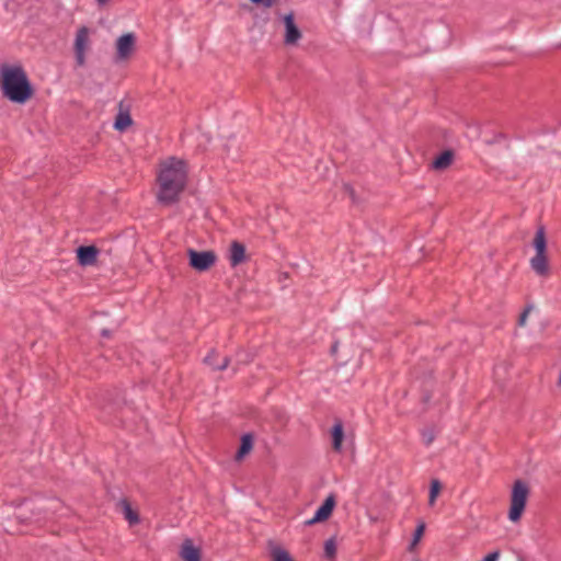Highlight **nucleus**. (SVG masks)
<instances>
[{
    "instance_id": "1",
    "label": "nucleus",
    "mask_w": 561,
    "mask_h": 561,
    "mask_svg": "<svg viewBox=\"0 0 561 561\" xmlns=\"http://www.w3.org/2000/svg\"><path fill=\"white\" fill-rule=\"evenodd\" d=\"M187 164L184 160L169 157L157 169L156 197L163 205L176 203L187 183Z\"/></svg>"
},
{
    "instance_id": "2",
    "label": "nucleus",
    "mask_w": 561,
    "mask_h": 561,
    "mask_svg": "<svg viewBox=\"0 0 561 561\" xmlns=\"http://www.w3.org/2000/svg\"><path fill=\"white\" fill-rule=\"evenodd\" d=\"M0 87L10 101L25 103L33 95L26 72L19 65H3L0 69Z\"/></svg>"
},
{
    "instance_id": "3",
    "label": "nucleus",
    "mask_w": 561,
    "mask_h": 561,
    "mask_svg": "<svg viewBox=\"0 0 561 561\" xmlns=\"http://www.w3.org/2000/svg\"><path fill=\"white\" fill-rule=\"evenodd\" d=\"M528 495V485L522 480H516L512 488L511 503L508 510V519L511 522L517 523L520 519L526 507Z\"/></svg>"
},
{
    "instance_id": "4",
    "label": "nucleus",
    "mask_w": 561,
    "mask_h": 561,
    "mask_svg": "<svg viewBox=\"0 0 561 561\" xmlns=\"http://www.w3.org/2000/svg\"><path fill=\"white\" fill-rule=\"evenodd\" d=\"M187 255L190 259V265L198 272L209 270L217 260V256L213 251L198 252L196 250L188 249Z\"/></svg>"
},
{
    "instance_id": "5",
    "label": "nucleus",
    "mask_w": 561,
    "mask_h": 561,
    "mask_svg": "<svg viewBox=\"0 0 561 561\" xmlns=\"http://www.w3.org/2000/svg\"><path fill=\"white\" fill-rule=\"evenodd\" d=\"M285 33L284 43L287 46H295L302 38V33L295 22V15L289 12L283 16Z\"/></svg>"
},
{
    "instance_id": "6",
    "label": "nucleus",
    "mask_w": 561,
    "mask_h": 561,
    "mask_svg": "<svg viewBox=\"0 0 561 561\" xmlns=\"http://www.w3.org/2000/svg\"><path fill=\"white\" fill-rule=\"evenodd\" d=\"M136 44V36L133 33H126L122 36H119L116 41V56L118 60H126L128 59L134 49Z\"/></svg>"
},
{
    "instance_id": "7",
    "label": "nucleus",
    "mask_w": 561,
    "mask_h": 561,
    "mask_svg": "<svg viewBox=\"0 0 561 561\" xmlns=\"http://www.w3.org/2000/svg\"><path fill=\"white\" fill-rule=\"evenodd\" d=\"M335 506V496L333 494H330L323 502V504L317 510L313 517L306 520L305 524L310 526L317 523H321L327 520Z\"/></svg>"
},
{
    "instance_id": "8",
    "label": "nucleus",
    "mask_w": 561,
    "mask_h": 561,
    "mask_svg": "<svg viewBox=\"0 0 561 561\" xmlns=\"http://www.w3.org/2000/svg\"><path fill=\"white\" fill-rule=\"evenodd\" d=\"M89 46V31L87 27H81L76 36L75 42V50H76V58L78 65L82 66L84 64V55L85 50Z\"/></svg>"
},
{
    "instance_id": "9",
    "label": "nucleus",
    "mask_w": 561,
    "mask_h": 561,
    "mask_svg": "<svg viewBox=\"0 0 561 561\" xmlns=\"http://www.w3.org/2000/svg\"><path fill=\"white\" fill-rule=\"evenodd\" d=\"M99 250L93 247H79L77 250V259L83 266L93 265L96 262Z\"/></svg>"
},
{
    "instance_id": "10",
    "label": "nucleus",
    "mask_w": 561,
    "mask_h": 561,
    "mask_svg": "<svg viewBox=\"0 0 561 561\" xmlns=\"http://www.w3.org/2000/svg\"><path fill=\"white\" fill-rule=\"evenodd\" d=\"M228 259L233 267L243 263L247 259L245 247L238 241H233L229 248Z\"/></svg>"
},
{
    "instance_id": "11",
    "label": "nucleus",
    "mask_w": 561,
    "mask_h": 561,
    "mask_svg": "<svg viewBox=\"0 0 561 561\" xmlns=\"http://www.w3.org/2000/svg\"><path fill=\"white\" fill-rule=\"evenodd\" d=\"M180 556L183 561H201V551L190 539L182 543Z\"/></svg>"
},
{
    "instance_id": "12",
    "label": "nucleus",
    "mask_w": 561,
    "mask_h": 561,
    "mask_svg": "<svg viewBox=\"0 0 561 561\" xmlns=\"http://www.w3.org/2000/svg\"><path fill=\"white\" fill-rule=\"evenodd\" d=\"M268 552L272 561H294L289 552L276 542H268Z\"/></svg>"
},
{
    "instance_id": "13",
    "label": "nucleus",
    "mask_w": 561,
    "mask_h": 561,
    "mask_svg": "<svg viewBox=\"0 0 561 561\" xmlns=\"http://www.w3.org/2000/svg\"><path fill=\"white\" fill-rule=\"evenodd\" d=\"M533 245L536 250V254H546L547 239L545 228L542 226L538 227L534 237Z\"/></svg>"
},
{
    "instance_id": "14",
    "label": "nucleus",
    "mask_w": 561,
    "mask_h": 561,
    "mask_svg": "<svg viewBox=\"0 0 561 561\" xmlns=\"http://www.w3.org/2000/svg\"><path fill=\"white\" fill-rule=\"evenodd\" d=\"M253 448V437L251 434H245L241 438V445L237 451L236 459H243Z\"/></svg>"
},
{
    "instance_id": "15",
    "label": "nucleus",
    "mask_w": 561,
    "mask_h": 561,
    "mask_svg": "<svg viewBox=\"0 0 561 561\" xmlns=\"http://www.w3.org/2000/svg\"><path fill=\"white\" fill-rule=\"evenodd\" d=\"M530 265H531L533 270L537 274H539V275L546 274L547 271H548V264H547V256H546V254H536L530 260Z\"/></svg>"
},
{
    "instance_id": "16",
    "label": "nucleus",
    "mask_w": 561,
    "mask_h": 561,
    "mask_svg": "<svg viewBox=\"0 0 561 561\" xmlns=\"http://www.w3.org/2000/svg\"><path fill=\"white\" fill-rule=\"evenodd\" d=\"M343 438H344L343 425L341 422H337L334 424V426L332 428V440H333L332 445H333V449L335 451L341 450Z\"/></svg>"
},
{
    "instance_id": "17",
    "label": "nucleus",
    "mask_w": 561,
    "mask_h": 561,
    "mask_svg": "<svg viewBox=\"0 0 561 561\" xmlns=\"http://www.w3.org/2000/svg\"><path fill=\"white\" fill-rule=\"evenodd\" d=\"M131 123L133 121L129 113L121 111L116 116L114 127L119 131H124L131 125Z\"/></svg>"
},
{
    "instance_id": "18",
    "label": "nucleus",
    "mask_w": 561,
    "mask_h": 561,
    "mask_svg": "<svg viewBox=\"0 0 561 561\" xmlns=\"http://www.w3.org/2000/svg\"><path fill=\"white\" fill-rule=\"evenodd\" d=\"M453 153L450 151H445L433 161V168L436 170H444L450 165Z\"/></svg>"
},
{
    "instance_id": "19",
    "label": "nucleus",
    "mask_w": 561,
    "mask_h": 561,
    "mask_svg": "<svg viewBox=\"0 0 561 561\" xmlns=\"http://www.w3.org/2000/svg\"><path fill=\"white\" fill-rule=\"evenodd\" d=\"M216 356H217V354L213 351V352H210V353L205 357L204 362H205L207 365H209V366H211V367H214V368H216V369H225V368L228 366V363H229L228 358H227V357H224V358L221 359V362H220V363H218V362L215 359V357H216Z\"/></svg>"
},
{
    "instance_id": "20",
    "label": "nucleus",
    "mask_w": 561,
    "mask_h": 561,
    "mask_svg": "<svg viewBox=\"0 0 561 561\" xmlns=\"http://www.w3.org/2000/svg\"><path fill=\"white\" fill-rule=\"evenodd\" d=\"M442 491V484L438 480L434 479L431 482L428 504L433 506L436 502L437 496Z\"/></svg>"
},
{
    "instance_id": "21",
    "label": "nucleus",
    "mask_w": 561,
    "mask_h": 561,
    "mask_svg": "<svg viewBox=\"0 0 561 561\" xmlns=\"http://www.w3.org/2000/svg\"><path fill=\"white\" fill-rule=\"evenodd\" d=\"M123 513L129 524L134 525L139 522L138 514L130 507L127 502H123Z\"/></svg>"
},
{
    "instance_id": "22",
    "label": "nucleus",
    "mask_w": 561,
    "mask_h": 561,
    "mask_svg": "<svg viewBox=\"0 0 561 561\" xmlns=\"http://www.w3.org/2000/svg\"><path fill=\"white\" fill-rule=\"evenodd\" d=\"M424 531H425V523L421 522L414 531L413 539H412V542L410 543L409 550L412 551L417 546V543L421 541V539L424 535Z\"/></svg>"
},
{
    "instance_id": "23",
    "label": "nucleus",
    "mask_w": 561,
    "mask_h": 561,
    "mask_svg": "<svg viewBox=\"0 0 561 561\" xmlns=\"http://www.w3.org/2000/svg\"><path fill=\"white\" fill-rule=\"evenodd\" d=\"M324 551L328 557H334L336 552V545L333 539H329L324 543Z\"/></svg>"
},
{
    "instance_id": "24",
    "label": "nucleus",
    "mask_w": 561,
    "mask_h": 561,
    "mask_svg": "<svg viewBox=\"0 0 561 561\" xmlns=\"http://www.w3.org/2000/svg\"><path fill=\"white\" fill-rule=\"evenodd\" d=\"M500 556H501V554H500V551H497V550H496V551H493V552H491V553L486 554V556L483 558V560H482V561H499Z\"/></svg>"
},
{
    "instance_id": "25",
    "label": "nucleus",
    "mask_w": 561,
    "mask_h": 561,
    "mask_svg": "<svg viewBox=\"0 0 561 561\" xmlns=\"http://www.w3.org/2000/svg\"><path fill=\"white\" fill-rule=\"evenodd\" d=\"M250 1L255 4H262L265 8H271L275 3V0H250Z\"/></svg>"
},
{
    "instance_id": "26",
    "label": "nucleus",
    "mask_w": 561,
    "mask_h": 561,
    "mask_svg": "<svg viewBox=\"0 0 561 561\" xmlns=\"http://www.w3.org/2000/svg\"><path fill=\"white\" fill-rule=\"evenodd\" d=\"M530 312V308H526L524 312L520 314L518 323L519 325L524 327L527 322L528 314Z\"/></svg>"
},
{
    "instance_id": "27",
    "label": "nucleus",
    "mask_w": 561,
    "mask_h": 561,
    "mask_svg": "<svg viewBox=\"0 0 561 561\" xmlns=\"http://www.w3.org/2000/svg\"><path fill=\"white\" fill-rule=\"evenodd\" d=\"M423 439H424V442H425L427 445H430V444L433 442L434 436H433L432 434H430V435H425V434H424V435H423Z\"/></svg>"
},
{
    "instance_id": "28",
    "label": "nucleus",
    "mask_w": 561,
    "mask_h": 561,
    "mask_svg": "<svg viewBox=\"0 0 561 561\" xmlns=\"http://www.w3.org/2000/svg\"><path fill=\"white\" fill-rule=\"evenodd\" d=\"M108 0H98V3L100 5H104L105 3H107Z\"/></svg>"
}]
</instances>
